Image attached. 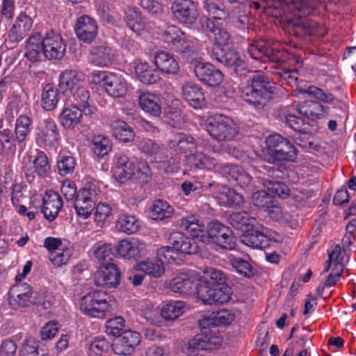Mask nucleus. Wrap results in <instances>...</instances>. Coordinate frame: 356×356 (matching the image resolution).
<instances>
[{
  "mask_svg": "<svg viewBox=\"0 0 356 356\" xmlns=\"http://www.w3.org/2000/svg\"><path fill=\"white\" fill-rule=\"evenodd\" d=\"M33 19L26 13L21 12L15 19L8 32L9 42L17 44L26 37L33 26Z\"/></svg>",
  "mask_w": 356,
  "mask_h": 356,
  "instance_id": "nucleus-23",
  "label": "nucleus"
},
{
  "mask_svg": "<svg viewBox=\"0 0 356 356\" xmlns=\"http://www.w3.org/2000/svg\"><path fill=\"white\" fill-rule=\"evenodd\" d=\"M127 26L136 34L140 35L146 27L145 17L136 7H129L125 11Z\"/></svg>",
  "mask_w": 356,
  "mask_h": 356,
  "instance_id": "nucleus-42",
  "label": "nucleus"
},
{
  "mask_svg": "<svg viewBox=\"0 0 356 356\" xmlns=\"http://www.w3.org/2000/svg\"><path fill=\"white\" fill-rule=\"evenodd\" d=\"M221 344L220 336L215 335L214 332L209 330H204L188 341L187 350L192 354L198 350L216 349Z\"/></svg>",
  "mask_w": 356,
  "mask_h": 356,
  "instance_id": "nucleus-17",
  "label": "nucleus"
},
{
  "mask_svg": "<svg viewBox=\"0 0 356 356\" xmlns=\"http://www.w3.org/2000/svg\"><path fill=\"white\" fill-rule=\"evenodd\" d=\"M92 253L99 261L111 260L113 257L112 245L99 241L92 246Z\"/></svg>",
  "mask_w": 356,
  "mask_h": 356,
  "instance_id": "nucleus-63",
  "label": "nucleus"
},
{
  "mask_svg": "<svg viewBox=\"0 0 356 356\" xmlns=\"http://www.w3.org/2000/svg\"><path fill=\"white\" fill-rule=\"evenodd\" d=\"M121 273L113 263L102 264L95 274V284L99 286L115 288L120 282Z\"/></svg>",
  "mask_w": 356,
  "mask_h": 356,
  "instance_id": "nucleus-21",
  "label": "nucleus"
},
{
  "mask_svg": "<svg viewBox=\"0 0 356 356\" xmlns=\"http://www.w3.org/2000/svg\"><path fill=\"white\" fill-rule=\"evenodd\" d=\"M174 212L173 207L166 201L155 200L150 208V216L153 220H162L170 218Z\"/></svg>",
  "mask_w": 356,
  "mask_h": 356,
  "instance_id": "nucleus-54",
  "label": "nucleus"
},
{
  "mask_svg": "<svg viewBox=\"0 0 356 356\" xmlns=\"http://www.w3.org/2000/svg\"><path fill=\"white\" fill-rule=\"evenodd\" d=\"M296 70H284L281 74V78L292 88L296 87L293 90V95L299 97L300 95L307 94L310 97L317 99L325 103L333 102L334 96L332 93H326L322 89L309 86L306 88H302L300 86L302 81H299Z\"/></svg>",
  "mask_w": 356,
  "mask_h": 356,
  "instance_id": "nucleus-11",
  "label": "nucleus"
},
{
  "mask_svg": "<svg viewBox=\"0 0 356 356\" xmlns=\"http://www.w3.org/2000/svg\"><path fill=\"white\" fill-rule=\"evenodd\" d=\"M268 211L269 217L275 220H281L289 225L292 228L297 225V222L293 220V217L286 213H284L282 207L277 205L274 200L271 206L266 209Z\"/></svg>",
  "mask_w": 356,
  "mask_h": 356,
  "instance_id": "nucleus-59",
  "label": "nucleus"
},
{
  "mask_svg": "<svg viewBox=\"0 0 356 356\" xmlns=\"http://www.w3.org/2000/svg\"><path fill=\"white\" fill-rule=\"evenodd\" d=\"M275 9H280V15H286L296 10L301 15L289 18V28L302 31L309 35L323 36L325 27L319 23L304 18L303 16L312 15L316 9V3L311 0H274L272 3Z\"/></svg>",
  "mask_w": 356,
  "mask_h": 356,
  "instance_id": "nucleus-2",
  "label": "nucleus"
},
{
  "mask_svg": "<svg viewBox=\"0 0 356 356\" xmlns=\"http://www.w3.org/2000/svg\"><path fill=\"white\" fill-rule=\"evenodd\" d=\"M170 240L173 248L177 253L193 254L197 252L198 247L194 239L181 232L173 234Z\"/></svg>",
  "mask_w": 356,
  "mask_h": 356,
  "instance_id": "nucleus-38",
  "label": "nucleus"
},
{
  "mask_svg": "<svg viewBox=\"0 0 356 356\" xmlns=\"http://www.w3.org/2000/svg\"><path fill=\"white\" fill-rule=\"evenodd\" d=\"M138 105L149 116L156 118L162 113L161 99L154 92H140L138 97Z\"/></svg>",
  "mask_w": 356,
  "mask_h": 356,
  "instance_id": "nucleus-28",
  "label": "nucleus"
},
{
  "mask_svg": "<svg viewBox=\"0 0 356 356\" xmlns=\"http://www.w3.org/2000/svg\"><path fill=\"white\" fill-rule=\"evenodd\" d=\"M73 252V245L65 241V245L50 252L49 259L56 266H61L68 263Z\"/></svg>",
  "mask_w": 356,
  "mask_h": 356,
  "instance_id": "nucleus-55",
  "label": "nucleus"
},
{
  "mask_svg": "<svg viewBox=\"0 0 356 356\" xmlns=\"http://www.w3.org/2000/svg\"><path fill=\"white\" fill-rule=\"evenodd\" d=\"M203 243H212L225 250H233L236 246V239L232 229L218 221L209 223L207 234L203 236Z\"/></svg>",
  "mask_w": 356,
  "mask_h": 356,
  "instance_id": "nucleus-12",
  "label": "nucleus"
},
{
  "mask_svg": "<svg viewBox=\"0 0 356 356\" xmlns=\"http://www.w3.org/2000/svg\"><path fill=\"white\" fill-rule=\"evenodd\" d=\"M105 90L113 97H124L127 92V84L121 74L110 72L106 80Z\"/></svg>",
  "mask_w": 356,
  "mask_h": 356,
  "instance_id": "nucleus-39",
  "label": "nucleus"
},
{
  "mask_svg": "<svg viewBox=\"0 0 356 356\" xmlns=\"http://www.w3.org/2000/svg\"><path fill=\"white\" fill-rule=\"evenodd\" d=\"M83 112L76 104L65 105L59 116L61 126L67 130H73L81 122Z\"/></svg>",
  "mask_w": 356,
  "mask_h": 356,
  "instance_id": "nucleus-35",
  "label": "nucleus"
},
{
  "mask_svg": "<svg viewBox=\"0 0 356 356\" xmlns=\"http://www.w3.org/2000/svg\"><path fill=\"white\" fill-rule=\"evenodd\" d=\"M275 89V83L267 76L256 74L241 88V95L244 101L255 107L264 106L271 99Z\"/></svg>",
  "mask_w": 356,
  "mask_h": 356,
  "instance_id": "nucleus-4",
  "label": "nucleus"
},
{
  "mask_svg": "<svg viewBox=\"0 0 356 356\" xmlns=\"http://www.w3.org/2000/svg\"><path fill=\"white\" fill-rule=\"evenodd\" d=\"M59 101V92L54 85L44 86L42 93V106L46 111L54 110Z\"/></svg>",
  "mask_w": 356,
  "mask_h": 356,
  "instance_id": "nucleus-53",
  "label": "nucleus"
},
{
  "mask_svg": "<svg viewBox=\"0 0 356 356\" xmlns=\"http://www.w3.org/2000/svg\"><path fill=\"white\" fill-rule=\"evenodd\" d=\"M147 243L134 237L124 238L120 241L115 250L118 256L124 260L138 261L148 253Z\"/></svg>",
  "mask_w": 356,
  "mask_h": 356,
  "instance_id": "nucleus-14",
  "label": "nucleus"
},
{
  "mask_svg": "<svg viewBox=\"0 0 356 356\" xmlns=\"http://www.w3.org/2000/svg\"><path fill=\"white\" fill-rule=\"evenodd\" d=\"M73 104H76L82 110L85 115H92L96 113L97 108L90 99L88 90L84 87H77L72 92Z\"/></svg>",
  "mask_w": 356,
  "mask_h": 356,
  "instance_id": "nucleus-37",
  "label": "nucleus"
},
{
  "mask_svg": "<svg viewBox=\"0 0 356 356\" xmlns=\"http://www.w3.org/2000/svg\"><path fill=\"white\" fill-rule=\"evenodd\" d=\"M115 227L120 232L132 234L139 230L140 222L134 215L122 213L116 221Z\"/></svg>",
  "mask_w": 356,
  "mask_h": 356,
  "instance_id": "nucleus-48",
  "label": "nucleus"
},
{
  "mask_svg": "<svg viewBox=\"0 0 356 356\" xmlns=\"http://www.w3.org/2000/svg\"><path fill=\"white\" fill-rule=\"evenodd\" d=\"M229 223L243 232L250 227H257V219L250 216L246 211L234 212L229 218Z\"/></svg>",
  "mask_w": 356,
  "mask_h": 356,
  "instance_id": "nucleus-51",
  "label": "nucleus"
},
{
  "mask_svg": "<svg viewBox=\"0 0 356 356\" xmlns=\"http://www.w3.org/2000/svg\"><path fill=\"white\" fill-rule=\"evenodd\" d=\"M183 99L195 109H199L205 104L204 95L202 89L194 83H186L181 87Z\"/></svg>",
  "mask_w": 356,
  "mask_h": 356,
  "instance_id": "nucleus-34",
  "label": "nucleus"
},
{
  "mask_svg": "<svg viewBox=\"0 0 356 356\" xmlns=\"http://www.w3.org/2000/svg\"><path fill=\"white\" fill-rule=\"evenodd\" d=\"M153 63L159 72L166 75H176L179 72V65L175 57L169 52L158 51L154 55Z\"/></svg>",
  "mask_w": 356,
  "mask_h": 356,
  "instance_id": "nucleus-30",
  "label": "nucleus"
},
{
  "mask_svg": "<svg viewBox=\"0 0 356 356\" xmlns=\"http://www.w3.org/2000/svg\"><path fill=\"white\" fill-rule=\"evenodd\" d=\"M198 298L204 305L225 304L231 299V288L226 284L209 288L200 287Z\"/></svg>",
  "mask_w": 356,
  "mask_h": 356,
  "instance_id": "nucleus-19",
  "label": "nucleus"
},
{
  "mask_svg": "<svg viewBox=\"0 0 356 356\" xmlns=\"http://www.w3.org/2000/svg\"><path fill=\"white\" fill-rule=\"evenodd\" d=\"M286 145L276 150V153L271 159L273 161H294L297 158L298 150L294 145L286 139Z\"/></svg>",
  "mask_w": 356,
  "mask_h": 356,
  "instance_id": "nucleus-60",
  "label": "nucleus"
},
{
  "mask_svg": "<svg viewBox=\"0 0 356 356\" xmlns=\"http://www.w3.org/2000/svg\"><path fill=\"white\" fill-rule=\"evenodd\" d=\"M218 198L227 207L240 205L243 202V196L225 186H220Z\"/></svg>",
  "mask_w": 356,
  "mask_h": 356,
  "instance_id": "nucleus-56",
  "label": "nucleus"
},
{
  "mask_svg": "<svg viewBox=\"0 0 356 356\" xmlns=\"http://www.w3.org/2000/svg\"><path fill=\"white\" fill-rule=\"evenodd\" d=\"M206 130L213 139L218 141L232 140L238 134V128L234 120L218 113L208 118Z\"/></svg>",
  "mask_w": 356,
  "mask_h": 356,
  "instance_id": "nucleus-8",
  "label": "nucleus"
},
{
  "mask_svg": "<svg viewBox=\"0 0 356 356\" xmlns=\"http://www.w3.org/2000/svg\"><path fill=\"white\" fill-rule=\"evenodd\" d=\"M112 171L115 180L120 183L133 179L140 184H146L152 176L150 168L145 162L130 160L122 153L115 154Z\"/></svg>",
  "mask_w": 356,
  "mask_h": 356,
  "instance_id": "nucleus-3",
  "label": "nucleus"
},
{
  "mask_svg": "<svg viewBox=\"0 0 356 356\" xmlns=\"http://www.w3.org/2000/svg\"><path fill=\"white\" fill-rule=\"evenodd\" d=\"M16 138L13 131L5 128L0 130V154H6L14 152L16 148Z\"/></svg>",
  "mask_w": 356,
  "mask_h": 356,
  "instance_id": "nucleus-57",
  "label": "nucleus"
},
{
  "mask_svg": "<svg viewBox=\"0 0 356 356\" xmlns=\"http://www.w3.org/2000/svg\"><path fill=\"white\" fill-rule=\"evenodd\" d=\"M286 139L278 134H270L266 138V149L270 159L273 157L276 150L286 145Z\"/></svg>",
  "mask_w": 356,
  "mask_h": 356,
  "instance_id": "nucleus-61",
  "label": "nucleus"
},
{
  "mask_svg": "<svg viewBox=\"0 0 356 356\" xmlns=\"http://www.w3.org/2000/svg\"><path fill=\"white\" fill-rule=\"evenodd\" d=\"M180 229L186 232L191 238H200L202 241L204 234V224L195 216H188L183 218L179 222Z\"/></svg>",
  "mask_w": 356,
  "mask_h": 356,
  "instance_id": "nucleus-40",
  "label": "nucleus"
},
{
  "mask_svg": "<svg viewBox=\"0 0 356 356\" xmlns=\"http://www.w3.org/2000/svg\"><path fill=\"white\" fill-rule=\"evenodd\" d=\"M140 152L147 156L156 168L166 173H171L178 168V162L176 159H170L165 154L162 147L156 141L149 138H143L138 143Z\"/></svg>",
  "mask_w": 356,
  "mask_h": 356,
  "instance_id": "nucleus-7",
  "label": "nucleus"
},
{
  "mask_svg": "<svg viewBox=\"0 0 356 356\" xmlns=\"http://www.w3.org/2000/svg\"><path fill=\"white\" fill-rule=\"evenodd\" d=\"M34 172L40 177H47L51 171V165L47 154L38 150L33 161Z\"/></svg>",
  "mask_w": 356,
  "mask_h": 356,
  "instance_id": "nucleus-58",
  "label": "nucleus"
},
{
  "mask_svg": "<svg viewBox=\"0 0 356 356\" xmlns=\"http://www.w3.org/2000/svg\"><path fill=\"white\" fill-rule=\"evenodd\" d=\"M316 99L315 102L305 101L296 106L292 105L291 109L296 111L300 115L312 120L325 118L329 114L330 108L327 106L323 105L321 103H323V102ZM324 104L325 103L324 102Z\"/></svg>",
  "mask_w": 356,
  "mask_h": 356,
  "instance_id": "nucleus-27",
  "label": "nucleus"
},
{
  "mask_svg": "<svg viewBox=\"0 0 356 356\" xmlns=\"http://www.w3.org/2000/svg\"><path fill=\"white\" fill-rule=\"evenodd\" d=\"M92 143L94 153L101 157L106 155L112 148L109 138L102 135L94 136Z\"/></svg>",
  "mask_w": 356,
  "mask_h": 356,
  "instance_id": "nucleus-62",
  "label": "nucleus"
},
{
  "mask_svg": "<svg viewBox=\"0 0 356 356\" xmlns=\"http://www.w3.org/2000/svg\"><path fill=\"white\" fill-rule=\"evenodd\" d=\"M200 23L204 31H210L213 35V45L210 51L211 58L232 68L236 73L244 69L243 56L229 48L231 40L229 33L225 29L217 26L213 21L205 16L200 17Z\"/></svg>",
  "mask_w": 356,
  "mask_h": 356,
  "instance_id": "nucleus-1",
  "label": "nucleus"
},
{
  "mask_svg": "<svg viewBox=\"0 0 356 356\" xmlns=\"http://www.w3.org/2000/svg\"><path fill=\"white\" fill-rule=\"evenodd\" d=\"M74 31L78 39L85 43H91L97 35L98 25L95 19L83 15L77 18Z\"/></svg>",
  "mask_w": 356,
  "mask_h": 356,
  "instance_id": "nucleus-26",
  "label": "nucleus"
},
{
  "mask_svg": "<svg viewBox=\"0 0 356 356\" xmlns=\"http://www.w3.org/2000/svg\"><path fill=\"white\" fill-rule=\"evenodd\" d=\"M115 55L114 50L108 45H94L90 49L88 59L94 65L104 67L113 63Z\"/></svg>",
  "mask_w": 356,
  "mask_h": 356,
  "instance_id": "nucleus-29",
  "label": "nucleus"
},
{
  "mask_svg": "<svg viewBox=\"0 0 356 356\" xmlns=\"http://www.w3.org/2000/svg\"><path fill=\"white\" fill-rule=\"evenodd\" d=\"M168 147L177 153H191L197 148L193 137L184 133H173L168 138Z\"/></svg>",
  "mask_w": 356,
  "mask_h": 356,
  "instance_id": "nucleus-31",
  "label": "nucleus"
},
{
  "mask_svg": "<svg viewBox=\"0 0 356 356\" xmlns=\"http://www.w3.org/2000/svg\"><path fill=\"white\" fill-rule=\"evenodd\" d=\"M44 57L49 60L60 59L65 51L66 45L58 33L50 31L42 37Z\"/></svg>",
  "mask_w": 356,
  "mask_h": 356,
  "instance_id": "nucleus-20",
  "label": "nucleus"
},
{
  "mask_svg": "<svg viewBox=\"0 0 356 356\" xmlns=\"http://www.w3.org/2000/svg\"><path fill=\"white\" fill-rule=\"evenodd\" d=\"M162 40L175 51L183 57L189 56L197 51L198 40L186 35L175 25L167 26L161 34Z\"/></svg>",
  "mask_w": 356,
  "mask_h": 356,
  "instance_id": "nucleus-6",
  "label": "nucleus"
},
{
  "mask_svg": "<svg viewBox=\"0 0 356 356\" xmlns=\"http://www.w3.org/2000/svg\"><path fill=\"white\" fill-rule=\"evenodd\" d=\"M47 346L32 337L25 339L20 350V356H48Z\"/></svg>",
  "mask_w": 356,
  "mask_h": 356,
  "instance_id": "nucleus-47",
  "label": "nucleus"
},
{
  "mask_svg": "<svg viewBox=\"0 0 356 356\" xmlns=\"http://www.w3.org/2000/svg\"><path fill=\"white\" fill-rule=\"evenodd\" d=\"M194 73L200 81L211 87L218 86L223 80L221 71L209 63H197L194 66Z\"/></svg>",
  "mask_w": 356,
  "mask_h": 356,
  "instance_id": "nucleus-25",
  "label": "nucleus"
},
{
  "mask_svg": "<svg viewBox=\"0 0 356 356\" xmlns=\"http://www.w3.org/2000/svg\"><path fill=\"white\" fill-rule=\"evenodd\" d=\"M170 10L175 20L186 25L194 24L199 16L197 6L192 0H175Z\"/></svg>",
  "mask_w": 356,
  "mask_h": 356,
  "instance_id": "nucleus-16",
  "label": "nucleus"
},
{
  "mask_svg": "<svg viewBox=\"0 0 356 356\" xmlns=\"http://www.w3.org/2000/svg\"><path fill=\"white\" fill-rule=\"evenodd\" d=\"M134 269L154 277H160L165 271L163 261L157 259L138 262L135 266Z\"/></svg>",
  "mask_w": 356,
  "mask_h": 356,
  "instance_id": "nucleus-52",
  "label": "nucleus"
},
{
  "mask_svg": "<svg viewBox=\"0 0 356 356\" xmlns=\"http://www.w3.org/2000/svg\"><path fill=\"white\" fill-rule=\"evenodd\" d=\"M220 173L229 181H235L241 187L249 185L252 180V177L239 165L223 164L220 167Z\"/></svg>",
  "mask_w": 356,
  "mask_h": 356,
  "instance_id": "nucleus-36",
  "label": "nucleus"
},
{
  "mask_svg": "<svg viewBox=\"0 0 356 356\" xmlns=\"http://www.w3.org/2000/svg\"><path fill=\"white\" fill-rule=\"evenodd\" d=\"M111 347V343L105 338H95L90 344L89 356H102L107 353Z\"/></svg>",
  "mask_w": 356,
  "mask_h": 356,
  "instance_id": "nucleus-64",
  "label": "nucleus"
},
{
  "mask_svg": "<svg viewBox=\"0 0 356 356\" xmlns=\"http://www.w3.org/2000/svg\"><path fill=\"white\" fill-rule=\"evenodd\" d=\"M257 227L247 229L241 235V242L254 249H265L273 242V236L268 230L257 222Z\"/></svg>",
  "mask_w": 356,
  "mask_h": 356,
  "instance_id": "nucleus-15",
  "label": "nucleus"
},
{
  "mask_svg": "<svg viewBox=\"0 0 356 356\" xmlns=\"http://www.w3.org/2000/svg\"><path fill=\"white\" fill-rule=\"evenodd\" d=\"M100 193L101 184L97 181H92L87 187L77 193L74 209L79 217L85 220L90 216L96 198Z\"/></svg>",
  "mask_w": 356,
  "mask_h": 356,
  "instance_id": "nucleus-9",
  "label": "nucleus"
},
{
  "mask_svg": "<svg viewBox=\"0 0 356 356\" xmlns=\"http://www.w3.org/2000/svg\"><path fill=\"white\" fill-rule=\"evenodd\" d=\"M110 127L113 136L119 141L129 143L134 139L135 132L126 122L115 120L111 123Z\"/></svg>",
  "mask_w": 356,
  "mask_h": 356,
  "instance_id": "nucleus-45",
  "label": "nucleus"
},
{
  "mask_svg": "<svg viewBox=\"0 0 356 356\" xmlns=\"http://www.w3.org/2000/svg\"><path fill=\"white\" fill-rule=\"evenodd\" d=\"M42 37L40 33H34L27 40L25 56L31 62L40 60L44 54H43Z\"/></svg>",
  "mask_w": 356,
  "mask_h": 356,
  "instance_id": "nucleus-41",
  "label": "nucleus"
},
{
  "mask_svg": "<svg viewBox=\"0 0 356 356\" xmlns=\"http://www.w3.org/2000/svg\"><path fill=\"white\" fill-rule=\"evenodd\" d=\"M79 307L88 316L103 318L116 307V300L104 291L95 290L81 297Z\"/></svg>",
  "mask_w": 356,
  "mask_h": 356,
  "instance_id": "nucleus-5",
  "label": "nucleus"
},
{
  "mask_svg": "<svg viewBox=\"0 0 356 356\" xmlns=\"http://www.w3.org/2000/svg\"><path fill=\"white\" fill-rule=\"evenodd\" d=\"M63 200L60 195L54 191H47L43 199L42 212L49 222L55 220L61 208Z\"/></svg>",
  "mask_w": 356,
  "mask_h": 356,
  "instance_id": "nucleus-32",
  "label": "nucleus"
},
{
  "mask_svg": "<svg viewBox=\"0 0 356 356\" xmlns=\"http://www.w3.org/2000/svg\"><path fill=\"white\" fill-rule=\"evenodd\" d=\"M226 276L222 270L209 267L204 269L200 277V287L209 288L225 284Z\"/></svg>",
  "mask_w": 356,
  "mask_h": 356,
  "instance_id": "nucleus-43",
  "label": "nucleus"
},
{
  "mask_svg": "<svg viewBox=\"0 0 356 356\" xmlns=\"http://www.w3.org/2000/svg\"><path fill=\"white\" fill-rule=\"evenodd\" d=\"M80 79L76 70H65L59 76L60 89L65 92H72L77 87H79Z\"/></svg>",
  "mask_w": 356,
  "mask_h": 356,
  "instance_id": "nucleus-50",
  "label": "nucleus"
},
{
  "mask_svg": "<svg viewBox=\"0 0 356 356\" xmlns=\"http://www.w3.org/2000/svg\"><path fill=\"white\" fill-rule=\"evenodd\" d=\"M34 291L26 282L15 284L9 291V304L14 308L26 307L33 304Z\"/></svg>",
  "mask_w": 356,
  "mask_h": 356,
  "instance_id": "nucleus-22",
  "label": "nucleus"
},
{
  "mask_svg": "<svg viewBox=\"0 0 356 356\" xmlns=\"http://www.w3.org/2000/svg\"><path fill=\"white\" fill-rule=\"evenodd\" d=\"M186 156V163L190 169H201L207 170H219L223 164L219 163L213 157L203 152L191 154Z\"/></svg>",
  "mask_w": 356,
  "mask_h": 356,
  "instance_id": "nucleus-33",
  "label": "nucleus"
},
{
  "mask_svg": "<svg viewBox=\"0 0 356 356\" xmlns=\"http://www.w3.org/2000/svg\"><path fill=\"white\" fill-rule=\"evenodd\" d=\"M59 140V129L54 120L46 119L37 126L35 131V141L40 148L56 151Z\"/></svg>",
  "mask_w": 356,
  "mask_h": 356,
  "instance_id": "nucleus-10",
  "label": "nucleus"
},
{
  "mask_svg": "<svg viewBox=\"0 0 356 356\" xmlns=\"http://www.w3.org/2000/svg\"><path fill=\"white\" fill-rule=\"evenodd\" d=\"M139 332L132 330L123 332L112 345L113 352L118 355H131L140 343Z\"/></svg>",
  "mask_w": 356,
  "mask_h": 356,
  "instance_id": "nucleus-18",
  "label": "nucleus"
},
{
  "mask_svg": "<svg viewBox=\"0 0 356 356\" xmlns=\"http://www.w3.org/2000/svg\"><path fill=\"white\" fill-rule=\"evenodd\" d=\"M135 72L139 80L145 84H153L161 79L158 69H152L147 62H139L135 65Z\"/></svg>",
  "mask_w": 356,
  "mask_h": 356,
  "instance_id": "nucleus-46",
  "label": "nucleus"
},
{
  "mask_svg": "<svg viewBox=\"0 0 356 356\" xmlns=\"http://www.w3.org/2000/svg\"><path fill=\"white\" fill-rule=\"evenodd\" d=\"M32 120L26 115H20L15 122V136L19 146L24 147L31 130Z\"/></svg>",
  "mask_w": 356,
  "mask_h": 356,
  "instance_id": "nucleus-44",
  "label": "nucleus"
},
{
  "mask_svg": "<svg viewBox=\"0 0 356 356\" xmlns=\"http://www.w3.org/2000/svg\"><path fill=\"white\" fill-rule=\"evenodd\" d=\"M186 309V305L181 300H172L161 308V316L165 321H174L181 316Z\"/></svg>",
  "mask_w": 356,
  "mask_h": 356,
  "instance_id": "nucleus-49",
  "label": "nucleus"
},
{
  "mask_svg": "<svg viewBox=\"0 0 356 356\" xmlns=\"http://www.w3.org/2000/svg\"><path fill=\"white\" fill-rule=\"evenodd\" d=\"M248 54L254 60L266 58L272 62L280 63L284 60L280 51H275L269 44L263 40H256L250 43L248 48Z\"/></svg>",
  "mask_w": 356,
  "mask_h": 356,
  "instance_id": "nucleus-24",
  "label": "nucleus"
},
{
  "mask_svg": "<svg viewBox=\"0 0 356 356\" xmlns=\"http://www.w3.org/2000/svg\"><path fill=\"white\" fill-rule=\"evenodd\" d=\"M200 276L197 272L187 271L177 275L169 283L170 290L183 296L197 294L200 290Z\"/></svg>",
  "mask_w": 356,
  "mask_h": 356,
  "instance_id": "nucleus-13",
  "label": "nucleus"
}]
</instances>
